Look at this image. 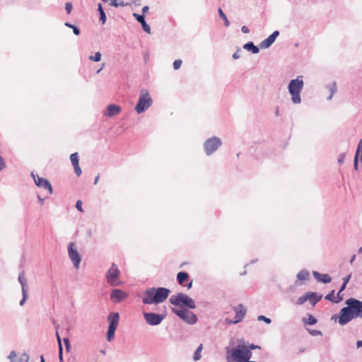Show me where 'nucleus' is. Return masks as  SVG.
<instances>
[{
	"label": "nucleus",
	"mask_w": 362,
	"mask_h": 362,
	"mask_svg": "<svg viewBox=\"0 0 362 362\" xmlns=\"http://www.w3.org/2000/svg\"><path fill=\"white\" fill-rule=\"evenodd\" d=\"M346 307L341 309L339 315L332 316V320L337 321L339 324L344 325L354 318H362V301L355 299L349 298L346 300Z\"/></svg>",
	"instance_id": "obj_1"
},
{
	"label": "nucleus",
	"mask_w": 362,
	"mask_h": 362,
	"mask_svg": "<svg viewBox=\"0 0 362 362\" xmlns=\"http://www.w3.org/2000/svg\"><path fill=\"white\" fill-rule=\"evenodd\" d=\"M252 351L244 344H238L233 349H227L226 360L228 362H256L250 361Z\"/></svg>",
	"instance_id": "obj_2"
},
{
	"label": "nucleus",
	"mask_w": 362,
	"mask_h": 362,
	"mask_svg": "<svg viewBox=\"0 0 362 362\" xmlns=\"http://www.w3.org/2000/svg\"><path fill=\"white\" fill-rule=\"evenodd\" d=\"M170 293V291L166 288H151L144 291L142 301L144 304H158L166 300Z\"/></svg>",
	"instance_id": "obj_3"
},
{
	"label": "nucleus",
	"mask_w": 362,
	"mask_h": 362,
	"mask_svg": "<svg viewBox=\"0 0 362 362\" xmlns=\"http://www.w3.org/2000/svg\"><path fill=\"white\" fill-rule=\"evenodd\" d=\"M303 84L302 76H298L296 79L291 80L289 83L288 90L291 95V100L295 104H298L301 101L300 93L303 88Z\"/></svg>",
	"instance_id": "obj_4"
},
{
	"label": "nucleus",
	"mask_w": 362,
	"mask_h": 362,
	"mask_svg": "<svg viewBox=\"0 0 362 362\" xmlns=\"http://www.w3.org/2000/svg\"><path fill=\"white\" fill-rule=\"evenodd\" d=\"M170 302L174 305H180L182 304L186 305L189 308H195V303L194 300L187 295L182 293H178L171 296Z\"/></svg>",
	"instance_id": "obj_5"
},
{
	"label": "nucleus",
	"mask_w": 362,
	"mask_h": 362,
	"mask_svg": "<svg viewBox=\"0 0 362 362\" xmlns=\"http://www.w3.org/2000/svg\"><path fill=\"white\" fill-rule=\"evenodd\" d=\"M152 104L151 98L148 92L146 90H141L138 103L135 107V110L138 113H141L148 109Z\"/></svg>",
	"instance_id": "obj_6"
},
{
	"label": "nucleus",
	"mask_w": 362,
	"mask_h": 362,
	"mask_svg": "<svg viewBox=\"0 0 362 362\" xmlns=\"http://www.w3.org/2000/svg\"><path fill=\"white\" fill-rule=\"evenodd\" d=\"M120 272L115 264H112L110 268L107 270L106 278L107 283L112 286H118L122 284L119 280Z\"/></svg>",
	"instance_id": "obj_7"
},
{
	"label": "nucleus",
	"mask_w": 362,
	"mask_h": 362,
	"mask_svg": "<svg viewBox=\"0 0 362 362\" xmlns=\"http://www.w3.org/2000/svg\"><path fill=\"white\" fill-rule=\"evenodd\" d=\"M119 315L118 313H111L107 317L109 327L107 333V339L110 341L114 336L115 332L118 326Z\"/></svg>",
	"instance_id": "obj_8"
},
{
	"label": "nucleus",
	"mask_w": 362,
	"mask_h": 362,
	"mask_svg": "<svg viewBox=\"0 0 362 362\" xmlns=\"http://www.w3.org/2000/svg\"><path fill=\"white\" fill-rule=\"evenodd\" d=\"M32 176L33 177L35 184L46 191L44 195V198H41L40 195H38V199L42 201L45 199V198L52 194V188L51 184L47 180L40 177L38 175L35 176L33 173H32Z\"/></svg>",
	"instance_id": "obj_9"
},
{
	"label": "nucleus",
	"mask_w": 362,
	"mask_h": 362,
	"mask_svg": "<svg viewBox=\"0 0 362 362\" xmlns=\"http://www.w3.org/2000/svg\"><path fill=\"white\" fill-rule=\"evenodd\" d=\"M173 312L187 323L194 324L197 320V316L187 310L173 308Z\"/></svg>",
	"instance_id": "obj_10"
},
{
	"label": "nucleus",
	"mask_w": 362,
	"mask_h": 362,
	"mask_svg": "<svg viewBox=\"0 0 362 362\" xmlns=\"http://www.w3.org/2000/svg\"><path fill=\"white\" fill-rule=\"evenodd\" d=\"M221 141L217 137H212L207 139L204 143V148L207 155H210L218 149Z\"/></svg>",
	"instance_id": "obj_11"
},
{
	"label": "nucleus",
	"mask_w": 362,
	"mask_h": 362,
	"mask_svg": "<svg viewBox=\"0 0 362 362\" xmlns=\"http://www.w3.org/2000/svg\"><path fill=\"white\" fill-rule=\"evenodd\" d=\"M74 244L70 243L68 245L69 257L72 261L74 267L78 269L81 262V257L76 249L74 248Z\"/></svg>",
	"instance_id": "obj_12"
},
{
	"label": "nucleus",
	"mask_w": 362,
	"mask_h": 362,
	"mask_svg": "<svg viewBox=\"0 0 362 362\" xmlns=\"http://www.w3.org/2000/svg\"><path fill=\"white\" fill-rule=\"evenodd\" d=\"M144 315L147 323L151 325H157L160 324L163 319V315L153 313H145Z\"/></svg>",
	"instance_id": "obj_13"
},
{
	"label": "nucleus",
	"mask_w": 362,
	"mask_h": 362,
	"mask_svg": "<svg viewBox=\"0 0 362 362\" xmlns=\"http://www.w3.org/2000/svg\"><path fill=\"white\" fill-rule=\"evenodd\" d=\"M234 310L235 312V320H226V321L228 324H231V323L235 324V323L240 322L243 319V317H245V313H246V309L241 304L236 306L234 308Z\"/></svg>",
	"instance_id": "obj_14"
},
{
	"label": "nucleus",
	"mask_w": 362,
	"mask_h": 362,
	"mask_svg": "<svg viewBox=\"0 0 362 362\" xmlns=\"http://www.w3.org/2000/svg\"><path fill=\"white\" fill-rule=\"evenodd\" d=\"M128 297L127 293L120 290L114 289L111 293L110 298L113 303H118Z\"/></svg>",
	"instance_id": "obj_15"
},
{
	"label": "nucleus",
	"mask_w": 362,
	"mask_h": 362,
	"mask_svg": "<svg viewBox=\"0 0 362 362\" xmlns=\"http://www.w3.org/2000/svg\"><path fill=\"white\" fill-rule=\"evenodd\" d=\"M177 279L181 286L187 287V289H189L192 286V280L189 279V275L186 272H179L177 275Z\"/></svg>",
	"instance_id": "obj_16"
},
{
	"label": "nucleus",
	"mask_w": 362,
	"mask_h": 362,
	"mask_svg": "<svg viewBox=\"0 0 362 362\" xmlns=\"http://www.w3.org/2000/svg\"><path fill=\"white\" fill-rule=\"evenodd\" d=\"M313 276L317 281L322 282L324 284L329 283L332 281L331 276L327 274H322L317 272H314Z\"/></svg>",
	"instance_id": "obj_17"
},
{
	"label": "nucleus",
	"mask_w": 362,
	"mask_h": 362,
	"mask_svg": "<svg viewBox=\"0 0 362 362\" xmlns=\"http://www.w3.org/2000/svg\"><path fill=\"white\" fill-rule=\"evenodd\" d=\"M121 112V108L119 105H110L107 107V113L106 115L109 117H112L119 114Z\"/></svg>",
	"instance_id": "obj_18"
},
{
	"label": "nucleus",
	"mask_w": 362,
	"mask_h": 362,
	"mask_svg": "<svg viewBox=\"0 0 362 362\" xmlns=\"http://www.w3.org/2000/svg\"><path fill=\"white\" fill-rule=\"evenodd\" d=\"M307 296H308V300H309L310 303L313 305H315L322 298V295L318 296L317 293H313V292H308L307 293Z\"/></svg>",
	"instance_id": "obj_19"
},
{
	"label": "nucleus",
	"mask_w": 362,
	"mask_h": 362,
	"mask_svg": "<svg viewBox=\"0 0 362 362\" xmlns=\"http://www.w3.org/2000/svg\"><path fill=\"white\" fill-rule=\"evenodd\" d=\"M133 16L136 18V19L141 23L143 29L147 32L148 33H150L151 32V28L148 25L146 24L144 15H139L137 13H134Z\"/></svg>",
	"instance_id": "obj_20"
},
{
	"label": "nucleus",
	"mask_w": 362,
	"mask_h": 362,
	"mask_svg": "<svg viewBox=\"0 0 362 362\" xmlns=\"http://www.w3.org/2000/svg\"><path fill=\"white\" fill-rule=\"evenodd\" d=\"M359 155L361 161L362 162V139L358 142V148L354 158V168L356 170L358 168V158Z\"/></svg>",
	"instance_id": "obj_21"
},
{
	"label": "nucleus",
	"mask_w": 362,
	"mask_h": 362,
	"mask_svg": "<svg viewBox=\"0 0 362 362\" xmlns=\"http://www.w3.org/2000/svg\"><path fill=\"white\" fill-rule=\"evenodd\" d=\"M275 41V39L274 37V36H272V35H270L267 39H265L264 40H263L261 43H260V47L262 48H267L269 47Z\"/></svg>",
	"instance_id": "obj_22"
},
{
	"label": "nucleus",
	"mask_w": 362,
	"mask_h": 362,
	"mask_svg": "<svg viewBox=\"0 0 362 362\" xmlns=\"http://www.w3.org/2000/svg\"><path fill=\"white\" fill-rule=\"evenodd\" d=\"M243 47L248 51H251L253 54H257L259 52V48L254 45L252 42H248L245 44Z\"/></svg>",
	"instance_id": "obj_23"
},
{
	"label": "nucleus",
	"mask_w": 362,
	"mask_h": 362,
	"mask_svg": "<svg viewBox=\"0 0 362 362\" xmlns=\"http://www.w3.org/2000/svg\"><path fill=\"white\" fill-rule=\"evenodd\" d=\"M325 299L334 303H339L343 298L342 297H339V299H337L336 297L334 296V291H332L325 296Z\"/></svg>",
	"instance_id": "obj_24"
},
{
	"label": "nucleus",
	"mask_w": 362,
	"mask_h": 362,
	"mask_svg": "<svg viewBox=\"0 0 362 362\" xmlns=\"http://www.w3.org/2000/svg\"><path fill=\"white\" fill-rule=\"evenodd\" d=\"M303 322L305 325H313L317 323V320L312 315H308L307 317L303 319Z\"/></svg>",
	"instance_id": "obj_25"
},
{
	"label": "nucleus",
	"mask_w": 362,
	"mask_h": 362,
	"mask_svg": "<svg viewBox=\"0 0 362 362\" xmlns=\"http://www.w3.org/2000/svg\"><path fill=\"white\" fill-rule=\"evenodd\" d=\"M308 277H309V273H308V272H307L305 270H301L297 274L298 279L301 280V281L308 280Z\"/></svg>",
	"instance_id": "obj_26"
},
{
	"label": "nucleus",
	"mask_w": 362,
	"mask_h": 362,
	"mask_svg": "<svg viewBox=\"0 0 362 362\" xmlns=\"http://www.w3.org/2000/svg\"><path fill=\"white\" fill-rule=\"evenodd\" d=\"M98 10L100 13V20L101 21L102 23L104 24L106 21V16L105 11L103 9L101 4H98Z\"/></svg>",
	"instance_id": "obj_27"
},
{
	"label": "nucleus",
	"mask_w": 362,
	"mask_h": 362,
	"mask_svg": "<svg viewBox=\"0 0 362 362\" xmlns=\"http://www.w3.org/2000/svg\"><path fill=\"white\" fill-rule=\"evenodd\" d=\"M202 349H203V344H201L197 349L196 351L194 352V357H193L194 361H198L201 358V357H202L201 353H202Z\"/></svg>",
	"instance_id": "obj_28"
},
{
	"label": "nucleus",
	"mask_w": 362,
	"mask_h": 362,
	"mask_svg": "<svg viewBox=\"0 0 362 362\" xmlns=\"http://www.w3.org/2000/svg\"><path fill=\"white\" fill-rule=\"evenodd\" d=\"M218 14H219L220 17L224 21L225 25L226 27H228L230 25V22L228 20L226 14L223 13V11H222V9L221 8H218Z\"/></svg>",
	"instance_id": "obj_29"
},
{
	"label": "nucleus",
	"mask_w": 362,
	"mask_h": 362,
	"mask_svg": "<svg viewBox=\"0 0 362 362\" xmlns=\"http://www.w3.org/2000/svg\"><path fill=\"white\" fill-rule=\"evenodd\" d=\"M18 281H19V282L21 284L22 290L25 289V286L26 283H25V275H24L23 272H21V273L19 274Z\"/></svg>",
	"instance_id": "obj_30"
},
{
	"label": "nucleus",
	"mask_w": 362,
	"mask_h": 362,
	"mask_svg": "<svg viewBox=\"0 0 362 362\" xmlns=\"http://www.w3.org/2000/svg\"><path fill=\"white\" fill-rule=\"evenodd\" d=\"M70 160H71V163H72L73 165L78 164V158L77 153H72L70 156Z\"/></svg>",
	"instance_id": "obj_31"
},
{
	"label": "nucleus",
	"mask_w": 362,
	"mask_h": 362,
	"mask_svg": "<svg viewBox=\"0 0 362 362\" xmlns=\"http://www.w3.org/2000/svg\"><path fill=\"white\" fill-rule=\"evenodd\" d=\"M89 59L93 62H99L101 59V54L97 52L94 56H89Z\"/></svg>",
	"instance_id": "obj_32"
},
{
	"label": "nucleus",
	"mask_w": 362,
	"mask_h": 362,
	"mask_svg": "<svg viewBox=\"0 0 362 362\" xmlns=\"http://www.w3.org/2000/svg\"><path fill=\"white\" fill-rule=\"evenodd\" d=\"M307 300H308V296H307V293H306L304 296H300V297L298 299L297 304H298V305H303V303H305Z\"/></svg>",
	"instance_id": "obj_33"
},
{
	"label": "nucleus",
	"mask_w": 362,
	"mask_h": 362,
	"mask_svg": "<svg viewBox=\"0 0 362 362\" xmlns=\"http://www.w3.org/2000/svg\"><path fill=\"white\" fill-rule=\"evenodd\" d=\"M182 64V62L181 59H176L174 62H173V68L175 70H177L180 68L181 65Z\"/></svg>",
	"instance_id": "obj_34"
},
{
	"label": "nucleus",
	"mask_w": 362,
	"mask_h": 362,
	"mask_svg": "<svg viewBox=\"0 0 362 362\" xmlns=\"http://www.w3.org/2000/svg\"><path fill=\"white\" fill-rule=\"evenodd\" d=\"M74 171H75L76 175L80 176L81 175L82 171L79 166V163L76 164V165H74Z\"/></svg>",
	"instance_id": "obj_35"
},
{
	"label": "nucleus",
	"mask_w": 362,
	"mask_h": 362,
	"mask_svg": "<svg viewBox=\"0 0 362 362\" xmlns=\"http://www.w3.org/2000/svg\"><path fill=\"white\" fill-rule=\"evenodd\" d=\"M16 354L15 351H11L8 355V358L11 362H16Z\"/></svg>",
	"instance_id": "obj_36"
},
{
	"label": "nucleus",
	"mask_w": 362,
	"mask_h": 362,
	"mask_svg": "<svg viewBox=\"0 0 362 362\" xmlns=\"http://www.w3.org/2000/svg\"><path fill=\"white\" fill-rule=\"evenodd\" d=\"M65 8H66V13L68 14H70L71 12V10H72V4L70 2L66 3Z\"/></svg>",
	"instance_id": "obj_37"
},
{
	"label": "nucleus",
	"mask_w": 362,
	"mask_h": 362,
	"mask_svg": "<svg viewBox=\"0 0 362 362\" xmlns=\"http://www.w3.org/2000/svg\"><path fill=\"white\" fill-rule=\"evenodd\" d=\"M22 293H23V298L20 302L21 305H23V303H25V301L26 300V299L28 298L25 289H23Z\"/></svg>",
	"instance_id": "obj_38"
},
{
	"label": "nucleus",
	"mask_w": 362,
	"mask_h": 362,
	"mask_svg": "<svg viewBox=\"0 0 362 362\" xmlns=\"http://www.w3.org/2000/svg\"><path fill=\"white\" fill-rule=\"evenodd\" d=\"M82 204H83V203H82V202H81V200H78V201L76 202V209H77L79 211H81V212H83V208H82Z\"/></svg>",
	"instance_id": "obj_39"
},
{
	"label": "nucleus",
	"mask_w": 362,
	"mask_h": 362,
	"mask_svg": "<svg viewBox=\"0 0 362 362\" xmlns=\"http://www.w3.org/2000/svg\"><path fill=\"white\" fill-rule=\"evenodd\" d=\"M258 320H263L265 322H267V324H269L271 322V320L269 318H267L264 315H259L257 317Z\"/></svg>",
	"instance_id": "obj_40"
},
{
	"label": "nucleus",
	"mask_w": 362,
	"mask_h": 362,
	"mask_svg": "<svg viewBox=\"0 0 362 362\" xmlns=\"http://www.w3.org/2000/svg\"><path fill=\"white\" fill-rule=\"evenodd\" d=\"M309 333L313 336H317V335H321L322 334V332L320 330H317V329H309L308 330Z\"/></svg>",
	"instance_id": "obj_41"
},
{
	"label": "nucleus",
	"mask_w": 362,
	"mask_h": 362,
	"mask_svg": "<svg viewBox=\"0 0 362 362\" xmlns=\"http://www.w3.org/2000/svg\"><path fill=\"white\" fill-rule=\"evenodd\" d=\"M6 168V163L4 162V158L0 156V171L4 170Z\"/></svg>",
	"instance_id": "obj_42"
},
{
	"label": "nucleus",
	"mask_w": 362,
	"mask_h": 362,
	"mask_svg": "<svg viewBox=\"0 0 362 362\" xmlns=\"http://www.w3.org/2000/svg\"><path fill=\"white\" fill-rule=\"evenodd\" d=\"M56 336H57V342H58V344H59V349H61V351H62V342H61V338H60V336H59L58 332H57Z\"/></svg>",
	"instance_id": "obj_43"
},
{
	"label": "nucleus",
	"mask_w": 362,
	"mask_h": 362,
	"mask_svg": "<svg viewBox=\"0 0 362 362\" xmlns=\"http://www.w3.org/2000/svg\"><path fill=\"white\" fill-rule=\"evenodd\" d=\"M104 2L110 1V5L115 7L119 6L118 3L116 0H103Z\"/></svg>",
	"instance_id": "obj_44"
},
{
	"label": "nucleus",
	"mask_w": 362,
	"mask_h": 362,
	"mask_svg": "<svg viewBox=\"0 0 362 362\" xmlns=\"http://www.w3.org/2000/svg\"><path fill=\"white\" fill-rule=\"evenodd\" d=\"M64 344H65V346L66 348V350L69 351V349H70V343H69V340L67 339V338H64Z\"/></svg>",
	"instance_id": "obj_45"
},
{
	"label": "nucleus",
	"mask_w": 362,
	"mask_h": 362,
	"mask_svg": "<svg viewBox=\"0 0 362 362\" xmlns=\"http://www.w3.org/2000/svg\"><path fill=\"white\" fill-rule=\"evenodd\" d=\"M241 30L243 33H250V30L249 28L245 26V25H243L242 28H241Z\"/></svg>",
	"instance_id": "obj_46"
},
{
	"label": "nucleus",
	"mask_w": 362,
	"mask_h": 362,
	"mask_svg": "<svg viewBox=\"0 0 362 362\" xmlns=\"http://www.w3.org/2000/svg\"><path fill=\"white\" fill-rule=\"evenodd\" d=\"M351 279V274H349L347 275L346 276H345L343 280H344V284H347L349 281Z\"/></svg>",
	"instance_id": "obj_47"
},
{
	"label": "nucleus",
	"mask_w": 362,
	"mask_h": 362,
	"mask_svg": "<svg viewBox=\"0 0 362 362\" xmlns=\"http://www.w3.org/2000/svg\"><path fill=\"white\" fill-rule=\"evenodd\" d=\"M247 348H249V349L250 350V351L253 349H260V347L259 346H256L255 344H251L250 346H247Z\"/></svg>",
	"instance_id": "obj_48"
},
{
	"label": "nucleus",
	"mask_w": 362,
	"mask_h": 362,
	"mask_svg": "<svg viewBox=\"0 0 362 362\" xmlns=\"http://www.w3.org/2000/svg\"><path fill=\"white\" fill-rule=\"evenodd\" d=\"M72 29H73V32L75 35H79L80 30L78 28H76V26H74L72 28Z\"/></svg>",
	"instance_id": "obj_49"
},
{
	"label": "nucleus",
	"mask_w": 362,
	"mask_h": 362,
	"mask_svg": "<svg viewBox=\"0 0 362 362\" xmlns=\"http://www.w3.org/2000/svg\"><path fill=\"white\" fill-rule=\"evenodd\" d=\"M29 359V356L28 354H24L23 356H22V360L23 361H28Z\"/></svg>",
	"instance_id": "obj_50"
},
{
	"label": "nucleus",
	"mask_w": 362,
	"mask_h": 362,
	"mask_svg": "<svg viewBox=\"0 0 362 362\" xmlns=\"http://www.w3.org/2000/svg\"><path fill=\"white\" fill-rule=\"evenodd\" d=\"M148 9L149 8L147 6H144L142 8L143 14H145L146 13H147L148 11Z\"/></svg>",
	"instance_id": "obj_51"
},
{
	"label": "nucleus",
	"mask_w": 362,
	"mask_h": 362,
	"mask_svg": "<svg viewBox=\"0 0 362 362\" xmlns=\"http://www.w3.org/2000/svg\"><path fill=\"white\" fill-rule=\"evenodd\" d=\"M233 57L234 59H238L240 57V54H239V51H237L236 52H235L233 55Z\"/></svg>",
	"instance_id": "obj_52"
},
{
	"label": "nucleus",
	"mask_w": 362,
	"mask_h": 362,
	"mask_svg": "<svg viewBox=\"0 0 362 362\" xmlns=\"http://www.w3.org/2000/svg\"><path fill=\"white\" fill-rule=\"evenodd\" d=\"M279 35V31H274L272 35L274 36V39L276 40V37Z\"/></svg>",
	"instance_id": "obj_53"
},
{
	"label": "nucleus",
	"mask_w": 362,
	"mask_h": 362,
	"mask_svg": "<svg viewBox=\"0 0 362 362\" xmlns=\"http://www.w3.org/2000/svg\"><path fill=\"white\" fill-rule=\"evenodd\" d=\"M357 348L362 347V341L359 340L356 343Z\"/></svg>",
	"instance_id": "obj_54"
},
{
	"label": "nucleus",
	"mask_w": 362,
	"mask_h": 362,
	"mask_svg": "<svg viewBox=\"0 0 362 362\" xmlns=\"http://www.w3.org/2000/svg\"><path fill=\"white\" fill-rule=\"evenodd\" d=\"M346 286V284H343L341 287V288H340V290H339V293H341L343 290H344Z\"/></svg>",
	"instance_id": "obj_55"
},
{
	"label": "nucleus",
	"mask_w": 362,
	"mask_h": 362,
	"mask_svg": "<svg viewBox=\"0 0 362 362\" xmlns=\"http://www.w3.org/2000/svg\"><path fill=\"white\" fill-rule=\"evenodd\" d=\"M99 178H100V175H98L96 177H95V182H94V184L96 185L99 180Z\"/></svg>",
	"instance_id": "obj_56"
},
{
	"label": "nucleus",
	"mask_w": 362,
	"mask_h": 362,
	"mask_svg": "<svg viewBox=\"0 0 362 362\" xmlns=\"http://www.w3.org/2000/svg\"><path fill=\"white\" fill-rule=\"evenodd\" d=\"M65 25L69 28H72L74 26V25L70 24L69 23H65Z\"/></svg>",
	"instance_id": "obj_57"
},
{
	"label": "nucleus",
	"mask_w": 362,
	"mask_h": 362,
	"mask_svg": "<svg viewBox=\"0 0 362 362\" xmlns=\"http://www.w3.org/2000/svg\"><path fill=\"white\" fill-rule=\"evenodd\" d=\"M355 258H356V255H354L352 256V257H351V260H350V263H351V264H353V262H354V261Z\"/></svg>",
	"instance_id": "obj_58"
},
{
	"label": "nucleus",
	"mask_w": 362,
	"mask_h": 362,
	"mask_svg": "<svg viewBox=\"0 0 362 362\" xmlns=\"http://www.w3.org/2000/svg\"><path fill=\"white\" fill-rule=\"evenodd\" d=\"M59 360L62 361V351H61V349H59Z\"/></svg>",
	"instance_id": "obj_59"
},
{
	"label": "nucleus",
	"mask_w": 362,
	"mask_h": 362,
	"mask_svg": "<svg viewBox=\"0 0 362 362\" xmlns=\"http://www.w3.org/2000/svg\"><path fill=\"white\" fill-rule=\"evenodd\" d=\"M118 4H119V6H124L127 5V4H124L123 1L121 3H119Z\"/></svg>",
	"instance_id": "obj_60"
},
{
	"label": "nucleus",
	"mask_w": 362,
	"mask_h": 362,
	"mask_svg": "<svg viewBox=\"0 0 362 362\" xmlns=\"http://www.w3.org/2000/svg\"><path fill=\"white\" fill-rule=\"evenodd\" d=\"M344 155H342L341 158L339 159V162H342L343 161V159L344 158Z\"/></svg>",
	"instance_id": "obj_61"
},
{
	"label": "nucleus",
	"mask_w": 362,
	"mask_h": 362,
	"mask_svg": "<svg viewBox=\"0 0 362 362\" xmlns=\"http://www.w3.org/2000/svg\"><path fill=\"white\" fill-rule=\"evenodd\" d=\"M41 362H45L42 356H40Z\"/></svg>",
	"instance_id": "obj_62"
},
{
	"label": "nucleus",
	"mask_w": 362,
	"mask_h": 362,
	"mask_svg": "<svg viewBox=\"0 0 362 362\" xmlns=\"http://www.w3.org/2000/svg\"><path fill=\"white\" fill-rule=\"evenodd\" d=\"M340 293H339V292H338V293H337V298H336L337 299H339V297H341V296H340Z\"/></svg>",
	"instance_id": "obj_63"
},
{
	"label": "nucleus",
	"mask_w": 362,
	"mask_h": 362,
	"mask_svg": "<svg viewBox=\"0 0 362 362\" xmlns=\"http://www.w3.org/2000/svg\"><path fill=\"white\" fill-rule=\"evenodd\" d=\"M362 252V247L359 250V252Z\"/></svg>",
	"instance_id": "obj_64"
}]
</instances>
